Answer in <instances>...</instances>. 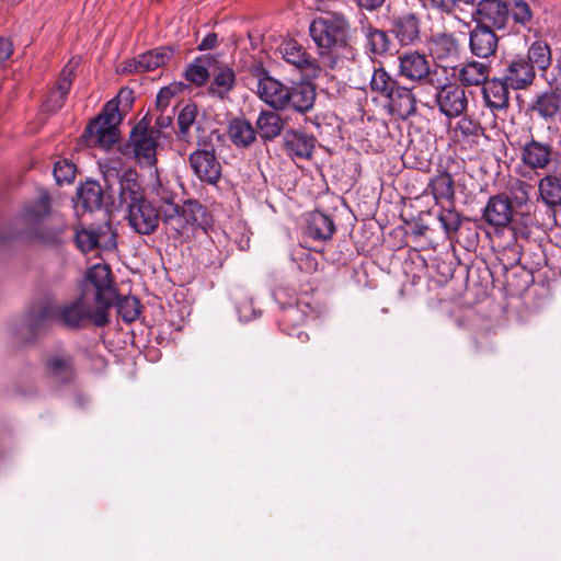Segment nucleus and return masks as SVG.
I'll list each match as a JSON object with an SVG mask.
<instances>
[{
    "label": "nucleus",
    "instance_id": "864d4df0",
    "mask_svg": "<svg viewBox=\"0 0 561 561\" xmlns=\"http://www.w3.org/2000/svg\"><path fill=\"white\" fill-rule=\"evenodd\" d=\"M239 317L241 321H250L255 317V310L252 307L251 302H244L243 305H239L237 307Z\"/></svg>",
    "mask_w": 561,
    "mask_h": 561
},
{
    "label": "nucleus",
    "instance_id": "0eeeda50",
    "mask_svg": "<svg viewBox=\"0 0 561 561\" xmlns=\"http://www.w3.org/2000/svg\"><path fill=\"white\" fill-rule=\"evenodd\" d=\"M276 53L289 65L300 70L306 77L317 78L323 68L321 61L318 62L311 57L302 45L295 39L283 41L277 47Z\"/></svg>",
    "mask_w": 561,
    "mask_h": 561
},
{
    "label": "nucleus",
    "instance_id": "5fc2aeb1",
    "mask_svg": "<svg viewBox=\"0 0 561 561\" xmlns=\"http://www.w3.org/2000/svg\"><path fill=\"white\" fill-rule=\"evenodd\" d=\"M13 51L10 41L0 37V66L8 60Z\"/></svg>",
    "mask_w": 561,
    "mask_h": 561
},
{
    "label": "nucleus",
    "instance_id": "c9c22d12",
    "mask_svg": "<svg viewBox=\"0 0 561 561\" xmlns=\"http://www.w3.org/2000/svg\"><path fill=\"white\" fill-rule=\"evenodd\" d=\"M369 84L373 92L388 98L398 82L382 67H379L374 68Z\"/></svg>",
    "mask_w": 561,
    "mask_h": 561
},
{
    "label": "nucleus",
    "instance_id": "423d86ee",
    "mask_svg": "<svg viewBox=\"0 0 561 561\" xmlns=\"http://www.w3.org/2000/svg\"><path fill=\"white\" fill-rule=\"evenodd\" d=\"M436 103L439 111L447 117L461 116L468 107V98L465 89L455 83L445 84L438 78L435 80Z\"/></svg>",
    "mask_w": 561,
    "mask_h": 561
},
{
    "label": "nucleus",
    "instance_id": "3c124183",
    "mask_svg": "<svg viewBox=\"0 0 561 561\" xmlns=\"http://www.w3.org/2000/svg\"><path fill=\"white\" fill-rule=\"evenodd\" d=\"M530 186L526 183L518 182V184L514 187V199L517 205H524L528 201V191Z\"/></svg>",
    "mask_w": 561,
    "mask_h": 561
},
{
    "label": "nucleus",
    "instance_id": "72a5a7b5",
    "mask_svg": "<svg viewBox=\"0 0 561 561\" xmlns=\"http://www.w3.org/2000/svg\"><path fill=\"white\" fill-rule=\"evenodd\" d=\"M78 203L89 211L102 205V190L96 182H87L78 190Z\"/></svg>",
    "mask_w": 561,
    "mask_h": 561
},
{
    "label": "nucleus",
    "instance_id": "58836bf2",
    "mask_svg": "<svg viewBox=\"0 0 561 561\" xmlns=\"http://www.w3.org/2000/svg\"><path fill=\"white\" fill-rule=\"evenodd\" d=\"M431 190L436 201L453 199L455 195L454 180L448 173H440L432 180Z\"/></svg>",
    "mask_w": 561,
    "mask_h": 561
},
{
    "label": "nucleus",
    "instance_id": "f3484780",
    "mask_svg": "<svg viewBox=\"0 0 561 561\" xmlns=\"http://www.w3.org/2000/svg\"><path fill=\"white\" fill-rule=\"evenodd\" d=\"M499 38L494 31L485 25H476L469 35V48L478 58H488L495 54Z\"/></svg>",
    "mask_w": 561,
    "mask_h": 561
},
{
    "label": "nucleus",
    "instance_id": "2eb2a0df",
    "mask_svg": "<svg viewBox=\"0 0 561 561\" xmlns=\"http://www.w3.org/2000/svg\"><path fill=\"white\" fill-rule=\"evenodd\" d=\"M552 146L534 138L520 148V160L530 170H545L552 161Z\"/></svg>",
    "mask_w": 561,
    "mask_h": 561
},
{
    "label": "nucleus",
    "instance_id": "a211bd4d",
    "mask_svg": "<svg viewBox=\"0 0 561 561\" xmlns=\"http://www.w3.org/2000/svg\"><path fill=\"white\" fill-rule=\"evenodd\" d=\"M45 368L47 375L57 382H69L75 376L72 357L62 350L47 355Z\"/></svg>",
    "mask_w": 561,
    "mask_h": 561
},
{
    "label": "nucleus",
    "instance_id": "de8ad7c7",
    "mask_svg": "<svg viewBox=\"0 0 561 561\" xmlns=\"http://www.w3.org/2000/svg\"><path fill=\"white\" fill-rule=\"evenodd\" d=\"M438 219L446 232L457 231L461 225L459 215L450 209L442 211Z\"/></svg>",
    "mask_w": 561,
    "mask_h": 561
},
{
    "label": "nucleus",
    "instance_id": "6ab92c4d",
    "mask_svg": "<svg viewBox=\"0 0 561 561\" xmlns=\"http://www.w3.org/2000/svg\"><path fill=\"white\" fill-rule=\"evenodd\" d=\"M513 216V209L510 199L503 195L490 197L483 211L485 221L494 227L507 226Z\"/></svg>",
    "mask_w": 561,
    "mask_h": 561
},
{
    "label": "nucleus",
    "instance_id": "e433bc0d",
    "mask_svg": "<svg viewBox=\"0 0 561 561\" xmlns=\"http://www.w3.org/2000/svg\"><path fill=\"white\" fill-rule=\"evenodd\" d=\"M362 32L366 36L367 47L371 53L381 55L389 50L390 39L386 32L374 28L370 25H363Z\"/></svg>",
    "mask_w": 561,
    "mask_h": 561
},
{
    "label": "nucleus",
    "instance_id": "a878e982",
    "mask_svg": "<svg viewBox=\"0 0 561 561\" xmlns=\"http://www.w3.org/2000/svg\"><path fill=\"white\" fill-rule=\"evenodd\" d=\"M459 51V43L451 34H438L432 41L431 53L438 61L457 59Z\"/></svg>",
    "mask_w": 561,
    "mask_h": 561
},
{
    "label": "nucleus",
    "instance_id": "bb28decb",
    "mask_svg": "<svg viewBox=\"0 0 561 561\" xmlns=\"http://www.w3.org/2000/svg\"><path fill=\"white\" fill-rule=\"evenodd\" d=\"M387 99L392 111L401 117H409L416 111V102L411 89L398 84Z\"/></svg>",
    "mask_w": 561,
    "mask_h": 561
},
{
    "label": "nucleus",
    "instance_id": "c85d7f7f",
    "mask_svg": "<svg viewBox=\"0 0 561 561\" xmlns=\"http://www.w3.org/2000/svg\"><path fill=\"white\" fill-rule=\"evenodd\" d=\"M393 33L402 45L413 44L420 36L419 20L414 14H405L394 22Z\"/></svg>",
    "mask_w": 561,
    "mask_h": 561
},
{
    "label": "nucleus",
    "instance_id": "f704fd0d",
    "mask_svg": "<svg viewBox=\"0 0 561 561\" xmlns=\"http://www.w3.org/2000/svg\"><path fill=\"white\" fill-rule=\"evenodd\" d=\"M539 194L547 205H561V180L547 175L539 181Z\"/></svg>",
    "mask_w": 561,
    "mask_h": 561
},
{
    "label": "nucleus",
    "instance_id": "4c0bfd02",
    "mask_svg": "<svg viewBox=\"0 0 561 561\" xmlns=\"http://www.w3.org/2000/svg\"><path fill=\"white\" fill-rule=\"evenodd\" d=\"M113 302L116 304L117 313L125 322H133L140 316V305L135 297H118L115 291V298Z\"/></svg>",
    "mask_w": 561,
    "mask_h": 561
},
{
    "label": "nucleus",
    "instance_id": "13d9d810",
    "mask_svg": "<svg viewBox=\"0 0 561 561\" xmlns=\"http://www.w3.org/2000/svg\"><path fill=\"white\" fill-rule=\"evenodd\" d=\"M357 1L362 8H365L367 10H374V9L380 7L385 0H357Z\"/></svg>",
    "mask_w": 561,
    "mask_h": 561
},
{
    "label": "nucleus",
    "instance_id": "4d7b16f0",
    "mask_svg": "<svg viewBox=\"0 0 561 561\" xmlns=\"http://www.w3.org/2000/svg\"><path fill=\"white\" fill-rule=\"evenodd\" d=\"M172 123V119L169 115L161 114L156 119V125L153 126L157 130L161 133L162 128L169 127Z\"/></svg>",
    "mask_w": 561,
    "mask_h": 561
},
{
    "label": "nucleus",
    "instance_id": "1a4fd4ad",
    "mask_svg": "<svg viewBox=\"0 0 561 561\" xmlns=\"http://www.w3.org/2000/svg\"><path fill=\"white\" fill-rule=\"evenodd\" d=\"M400 75L409 80L435 84L437 71H432L427 58L417 51L399 56Z\"/></svg>",
    "mask_w": 561,
    "mask_h": 561
},
{
    "label": "nucleus",
    "instance_id": "6e6d98bb",
    "mask_svg": "<svg viewBox=\"0 0 561 561\" xmlns=\"http://www.w3.org/2000/svg\"><path fill=\"white\" fill-rule=\"evenodd\" d=\"M218 43V38H217V34L215 33H209L207 34L203 39L202 42L199 43L198 45V49L199 50H208V49H213L216 47Z\"/></svg>",
    "mask_w": 561,
    "mask_h": 561
},
{
    "label": "nucleus",
    "instance_id": "f257e3e1",
    "mask_svg": "<svg viewBox=\"0 0 561 561\" xmlns=\"http://www.w3.org/2000/svg\"><path fill=\"white\" fill-rule=\"evenodd\" d=\"M79 288L78 297L64 305L44 302L32 307L26 318L30 329L37 330L50 321L71 329H80L88 323L96 327L107 324L108 311L115 298V287L108 266H91Z\"/></svg>",
    "mask_w": 561,
    "mask_h": 561
},
{
    "label": "nucleus",
    "instance_id": "7ed1b4c3",
    "mask_svg": "<svg viewBox=\"0 0 561 561\" xmlns=\"http://www.w3.org/2000/svg\"><path fill=\"white\" fill-rule=\"evenodd\" d=\"M348 27V22L340 13L319 16L310 23L309 34L318 48L321 49V64L324 67L334 68L336 59L329 51L346 42Z\"/></svg>",
    "mask_w": 561,
    "mask_h": 561
},
{
    "label": "nucleus",
    "instance_id": "6e6552de",
    "mask_svg": "<svg viewBox=\"0 0 561 561\" xmlns=\"http://www.w3.org/2000/svg\"><path fill=\"white\" fill-rule=\"evenodd\" d=\"M130 227L140 234L153 232L159 224V211L147 198H141L125 207Z\"/></svg>",
    "mask_w": 561,
    "mask_h": 561
},
{
    "label": "nucleus",
    "instance_id": "49530a36",
    "mask_svg": "<svg viewBox=\"0 0 561 561\" xmlns=\"http://www.w3.org/2000/svg\"><path fill=\"white\" fill-rule=\"evenodd\" d=\"M103 176L108 188H112L114 184L118 185L119 178L123 171H121L119 160H111L103 167Z\"/></svg>",
    "mask_w": 561,
    "mask_h": 561
},
{
    "label": "nucleus",
    "instance_id": "f8f14e48",
    "mask_svg": "<svg viewBox=\"0 0 561 561\" xmlns=\"http://www.w3.org/2000/svg\"><path fill=\"white\" fill-rule=\"evenodd\" d=\"M79 66L78 59H71L60 71V75L50 90L47 99L43 103V108L46 112L55 113L62 107L66 98L72 85L75 70Z\"/></svg>",
    "mask_w": 561,
    "mask_h": 561
},
{
    "label": "nucleus",
    "instance_id": "603ef678",
    "mask_svg": "<svg viewBox=\"0 0 561 561\" xmlns=\"http://www.w3.org/2000/svg\"><path fill=\"white\" fill-rule=\"evenodd\" d=\"M112 100L117 101L118 106L122 104L123 105L122 111L126 112L131 106V103H133V91L124 88L118 92L117 96Z\"/></svg>",
    "mask_w": 561,
    "mask_h": 561
},
{
    "label": "nucleus",
    "instance_id": "a18cd8bd",
    "mask_svg": "<svg viewBox=\"0 0 561 561\" xmlns=\"http://www.w3.org/2000/svg\"><path fill=\"white\" fill-rule=\"evenodd\" d=\"M197 115V106L195 104H186L178 116V125L181 134H186L194 124Z\"/></svg>",
    "mask_w": 561,
    "mask_h": 561
},
{
    "label": "nucleus",
    "instance_id": "39448f33",
    "mask_svg": "<svg viewBox=\"0 0 561 561\" xmlns=\"http://www.w3.org/2000/svg\"><path fill=\"white\" fill-rule=\"evenodd\" d=\"M190 165L196 176L206 183L216 184L221 175V164L214 145L207 138L197 140V149L190 154Z\"/></svg>",
    "mask_w": 561,
    "mask_h": 561
},
{
    "label": "nucleus",
    "instance_id": "5701e85b",
    "mask_svg": "<svg viewBox=\"0 0 561 561\" xmlns=\"http://www.w3.org/2000/svg\"><path fill=\"white\" fill-rule=\"evenodd\" d=\"M288 105L286 106V110H294L300 113H305L313 106L316 100V92L310 84H295L288 87Z\"/></svg>",
    "mask_w": 561,
    "mask_h": 561
},
{
    "label": "nucleus",
    "instance_id": "37998d69",
    "mask_svg": "<svg viewBox=\"0 0 561 561\" xmlns=\"http://www.w3.org/2000/svg\"><path fill=\"white\" fill-rule=\"evenodd\" d=\"M76 175V167L67 159L58 160L54 165V176L57 183H70Z\"/></svg>",
    "mask_w": 561,
    "mask_h": 561
},
{
    "label": "nucleus",
    "instance_id": "ea45409f",
    "mask_svg": "<svg viewBox=\"0 0 561 561\" xmlns=\"http://www.w3.org/2000/svg\"><path fill=\"white\" fill-rule=\"evenodd\" d=\"M236 82L234 71L228 67L222 66L217 68V72L214 76L213 90L219 95L224 96L230 90H232Z\"/></svg>",
    "mask_w": 561,
    "mask_h": 561
},
{
    "label": "nucleus",
    "instance_id": "09e8293b",
    "mask_svg": "<svg viewBox=\"0 0 561 561\" xmlns=\"http://www.w3.org/2000/svg\"><path fill=\"white\" fill-rule=\"evenodd\" d=\"M512 15L515 22L523 25L529 23L533 18L530 8L524 0H516L514 2Z\"/></svg>",
    "mask_w": 561,
    "mask_h": 561
},
{
    "label": "nucleus",
    "instance_id": "7c9ffc66",
    "mask_svg": "<svg viewBox=\"0 0 561 561\" xmlns=\"http://www.w3.org/2000/svg\"><path fill=\"white\" fill-rule=\"evenodd\" d=\"M256 128L263 140H272L280 135L283 121L277 113L263 111L257 117Z\"/></svg>",
    "mask_w": 561,
    "mask_h": 561
},
{
    "label": "nucleus",
    "instance_id": "79ce46f5",
    "mask_svg": "<svg viewBox=\"0 0 561 561\" xmlns=\"http://www.w3.org/2000/svg\"><path fill=\"white\" fill-rule=\"evenodd\" d=\"M455 130L465 138H477L483 131L480 123L467 115L458 121Z\"/></svg>",
    "mask_w": 561,
    "mask_h": 561
},
{
    "label": "nucleus",
    "instance_id": "9d476101",
    "mask_svg": "<svg viewBox=\"0 0 561 561\" xmlns=\"http://www.w3.org/2000/svg\"><path fill=\"white\" fill-rule=\"evenodd\" d=\"M501 77L513 90H524L533 84L536 72L523 55H515L503 61Z\"/></svg>",
    "mask_w": 561,
    "mask_h": 561
},
{
    "label": "nucleus",
    "instance_id": "2f4dec72",
    "mask_svg": "<svg viewBox=\"0 0 561 561\" xmlns=\"http://www.w3.org/2000/svg\"><path fill=\"white\" fill-rule=\"evenodd\" d=\"M285 144L286 148L299 158H310L314 149V138L299 131L287 133Z\"/></svg>",
    "mask_w": 561,
    "mask_h": 561
},
{
    "label": "nucleus",
    "instance_id": "f03ea898",
    "mask_svg": "<svg viewBox=\"0 0 561 561\" xmlns=\"http://www.w3.org/2000/svg\"><path fill=\"white\" fill-rule=\"evenodd\" d=\"M13 225L16 234L25 241L49 247L60 244L68 229L65 217L51 208L47 192H41L35 199L26 203L15 216Z\"/></svg>",
    "mask_w": 561,
    "mask_h": 561
},
{
    "label": "nucleus",
    "instance_id": "c03bdc74",
    "mask_svg": "<svg viewBox=\"0 0 561 561\" xmlns=\"http://www.w3.org/2000/svg\"><path fill=\"white\" fill-rule=\"evenodd\" d=\"M95 119L100 121L101 123H108L117 127L122 121V114L119 106L117 105V101H108L103 107L101 114Z\"/></svg>",
    "mask_w": 561,
    "mask_h": 561
},
{
    "label": "nucleus",
    "instance_id": "8fccbe9b",
    "mask_svg": "<svg viewBox=\"0 0 561 561\" xmlns=\"http://www.w3.org/2000/svg\"><path fill=\"white\" fill-rule=\"evenodd\" d=\"M180 91L179 87L170 85L162 88L157 95V107L163 112L170 104L171 99Z\"/></svg>",
    "mask_w": 561,
    "mask_h": 561
},
{
    "label": "nucleus",
    "instance_id": "4be33fe9",
    "mask_svg": "<svg viewBox=\"0 0 561 561\" xmlns=\"http://www.w3.org/2000/svg\"><path fill=\"white\" fill-rule=\"evenodd\" d=\"M490 70L491 68L488 64L471 60L458 68L457 78L462 88L483 85L489 79Z\"/></svg>",
    "mask_w": 561,
    "mask_h": 561
},
{
    "label": "nucleus",
    "instance_id": "412c9836",
    "mask_svg": "<svg viewBox=\"0 0 561 561\" xmlns=\"http://www.w3.org/2000/svg\"><path fill=\"white\" fill-rule=\"evenodd\" d=\"M118 196L124 207L145 197L136 170L128 168L123 171L118 181Z\"/></svg>",
    "mask_w": 561,
    "mask_h": 561
},
{
    "label": "nucleus",
    "instance_id": "c756f323",
    "mask_svg": "<svg viewBox=\"0 0 561 561\" xmlns=\"http://www.w3.org/2000/svg\"><path fill=\"white\" fill-rule=\"evenodd\" d=\"M561 110V93L547 91L538 95L534 105L535 111L545 119H553Z\"/></svg>",
    "mask_w": 561,
    "mask_h": 561
},
{
    "label": "nucleus",
    "instance_id": "b1692460",
    "mask_svg": "<svg viewBox=\"0 0 561 561\" xmlns=\"http://www.w3.org/2000/svg\"><path fill=\"white\" fill-rule=\"evenodd\" d=\"M173 57L171 47H160L154 50L147 51L138 56L134 61V70L136 72L152 71L167 65Z\"/></svg>",
    "mask_w": 561,
    "mask_h": 561
},
{
    "label": "nucleus",
    "instance_id": "a19ab883",
    "mask_svg": "<svg viewBox=\"0 0 561 561\" xmlns=\"http://www.w3.org/2000/svg\"><path fill=\"white\" fill-rule=\"evenodd\" d=\"M208 76L207 62L201 58L195 59L185 71L186 80L196 85H203Z\"/></svg>",
    "mask_w": 561,
    "mask_h": 561
},
{
    "label": "nucleus",
    "instance_id": "473e14b6",
    "mask_svg": "<svg viewBox=\"0 0 561 561\" xmlns=\"http://www.w3.org/2000/svg\"><path fill=\"white\" fill-rule=\"evenodd\" d=\"M333 231L334 224L329 216L320 211L311 214L307 226L309 237L316 240H328L332 237Z\"/></svg>",
    "mask_w": 561,
    "mask_h": 561
},
{
    "label": "nucleus",
    "instance_id": "4468645a",
    "mask_svg": "<svg viewBox=\"0 0 561 561\" xmlns=\"http://www.w3.org/2000/svg\"><path fill=\"white\" fill-rule=\"evenodd\" d=\"M76 242L82 252H90L95 248L112 249L115 247V233L108 224L98 228H82L76 232Z\"/></svg>",
    "mask_w": 561,
    "mask_h": 561
},
{
    "label": "nucleus",
    "instance_id": "aec40b11",
    "mask_svg": "<svg viewBox=\"0 0 561 561\" xmlns=\"http://www.w3.org/2000/svg\"><path fill=\"white\" fill-rule=\"evenodd\" d=\"M85 138L87 145L90 147L108 149L117 141L118 129L108 123L94 119L87 127Z\"/></svg>",
    "mask_w": 561,
    "mask_h": 561
},
{
    "label": "nucleus",
    "instance_id": "393cba45",
    "mask_svg": "<svg viewBox=\"0 0 561 561\" xmlns=\"http://www.w3.org/2000/svg\"><path fill=\"white\" fill-rule=\"evenodd\" d=\"M228 136L236 147L248 148L255 141L256 131L249 121L238 117L230 121Z\"/></svg>",
    "mask_w": 561,
    "mask_h": 561
},
{
    "label": "nucleus",
    "instance_id": "9b49d317",
    "mask_svg": "<svg viewBox=\"0 0 561 561\" xmlns=\"http://www.w3.org/2000/svg\"><path fill=\"white\" fill-rule=\"evenodd\" d=\"M508 8L503 0H480L472 13L478 25L503 28L508 20Z\"/></svg>",
    "mask_w": 561,
    "mask_h": 561
},
{
    "label": "nucleus",
    "instance_id": "cd10ccee",
    "mask_svg": "<svg viewBox=\"0 0 561 561\" xmlns=\"http://www.w3.org/2000/svg\"><path fill=\"white\" fill-rule=\"evenodd\" d=\"M528 60V65L531 66L533 71L538 70L542 75L551 66L552 55L550 46L542 41L533 43L526 55H523Z\"/></svg>",
    "mask_w": 561,
    "mask_h": 561
},
{
    "label": "nucleus",
    "instance_id": "dca6fc26",
    "mask_svg": "<svg viewBox=\"0 0 561 561\" xmlns=\"http://www.w3.org/2000/svg\"><path fill=\"white\" fill-rule=\"evenodd\" d=\"M510 89L502 77L488 79L482 88L485 106L492 112L505 111L510 105Z\"/></svg>",
    "mask_w": 561,
    "mask_h": 561
},
{
    "label": "nucleus",
    "instance_id": "20e7f679",
    "mask_svg": "<svg viewBox=\"0 0 561 561\" xmlns=\"http://www.w3.org/2000/svg\"><path fill=\"white\" fill-rule=\"evenodd\" d=\"M150 123V118H141L130 130L129 140L123 149V153L135 159L141 168H153L157 164L160 131L151 127Z\"/></svg>",
    "mask_w": 561,
    "mask_h": 561
},
{
    "label": "nucleus",
    "instance_id": "ddd939ff",
    "mask_svg": "<svg viewBox=\"0 0 561 561\" xmlns=\"http://www.w3.org/2000/svg\"><path fill=\"white\" fill-rule=\"evenodd\" d=\"M256 94L274 110H286L288 105V87L265 72H262L257 79Z\"/></svg>",
    "mask_w": 561,
    "mask_h": 561
}]
</instances>
